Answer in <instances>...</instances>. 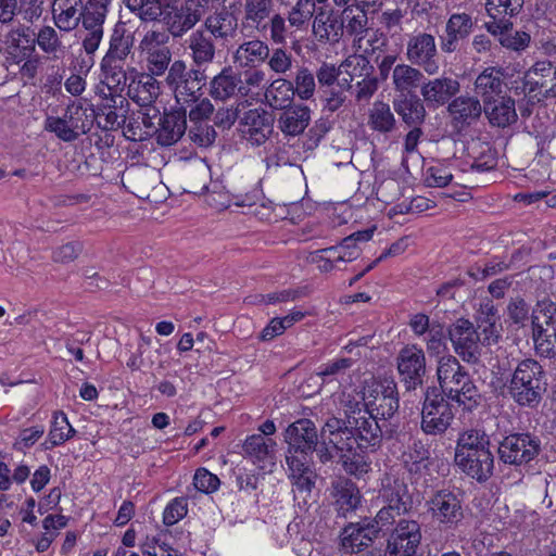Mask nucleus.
<instances>
[{"label":"nucleus","mask_w":556,"mask_h":556,"mask_svg":"<svg viewBox=\"0 0 556 556\" xmlns=\"http://www.w3.org/2000/svg\"><path fill=\"white\" fill-rule=\"evenodd\" d=\"M375 228L353 232L352 235L343 238L337 245L340 248V253L344 256V263L356 260L361 254L358 242H367L372 238Z\"/></svg>","instance_id":"4d7b16f0"},{"label":"nucleus","mask_w":556,"mask_h":556,"mask_svg":"<svg viewBox=\"0 0 556 556\" xmlns=\"http://www.w3.org/2000/svg\"><path fill=\"white\" fill-rule=\"evenodd\" d=\"M290 28L291 26H289L287 18L280 13H276L266 21L262 33L268 30L269 40L274 45L283 46L288 37L292 34Z\"/></svg>","instance_id":"e2e57ef3"},{"label":"nucleus","mask_w":556,"mask_h":556,"mask_svg":"<svg viewBox=\"0 0 556 556\" xmlns=\"http://www.w3.org/2000/svg\"><path fill=\"white\" fill-rule=\"evenodd\" d=\"M426 103L416 94H401L393 100L394 111L409 127L421 126L426 118Z\"/></svg>","instance_id":"f704fd0d"},{"label":"nucleus","mask_w":556,"mask_h":556,"mask_svg":"<svg viewBox=\"0 0 556 556\" xmlns=\"http://www.w3.org/2000/svg\"><path fill=\"white\" fill-rule=\"evenodd\" d=\"M293 83L285 77L274 79L265 89L266 103L274 110H283L292 105L295 92Z\"/></svg>","instance_id":"79ce46f5"},{"label":"nucleus","mask_w":556,"mask_h":556,"mask_svg":"<svg viewBox=\"0 0 556 556\" xmlns=\"http://www.w3.org/2000/svg\"><path fill=\"white\" fill-rule=\"evenodd\" d=\"M542 451L541 439L530 432H515L498 443L497 455L505 465L521 467L530 464Z\"/></svg>","instance_id":"0eeeda50"},{"label":"nucleus","mask_w":556,"mask_h":556,"mask_svg":"<svg viewBox=\"0 0 556 556\" xmlns=\"http://www.w3.org/2000/svg\"><path fill=\"white\" fill-rule=\"evenodd\" d=\"M315 12L314 0H298L286 17L289 26L300 28L306 24Z\"/></svg>","instance_id":"0e129e2a"},{"label":"nucleus","mask_w":556,"mask_h":556,"mask_svg":"<svg viewBox=\"0 0 556 556\" xmlns=\"http://www.w3.org/2000/svg\"><path fill=\"white\" fill-rule=\"evenodd\" d=\"M75 433L76 430L68 422L65 413L54 412L48 438L42 445L45 450H51L73 438Z\"/></svg>","instance_id":"09e8293b"},{"label":"nucleus","mask_w":556,"mask_h":556,"mask_svg":"<svg viewBox=\"0 0 556 556\" xmlns=\"http://www.w3.org/2000/svg\"><path fill=\"white\" fill-rule=\"evenodd\" d=\"M448 114L455 127L462 129L476 123L482 114V103L475 96L455 97L447 105Z\"/></svg>","instance_id":"a878e982"},{"label":"nucleus","mask_w":556,"mask_h":556,"mask_svg":"<svg viewBox=\"0 0 556 556\" xmlns=\"http://www.w3.org/2000/svg\"><path fill=\"white\" fill-rule=\"evenodd\" d=\"M427 361L424 350L417 344H407L396 356L399 379L406 391L422 387L427 374Z\"/></svg>","instance_id":"9b49d317"},{"label":"nucleus","mask_w":556,"mask_h":556,"mask_svg":"<svg viewBox=\"0 0 556 556\" xmlns=\"http://www.w3.org/2000/svg\"><path fill=\"white\" fill-rule=\"evenodd\" d=\"M455 353L466 363L476 364L481 355L482 337L475 325L466 318H458L447 330Z\"/></svg>","instance_id":"9d476101"},{"label":"nucleus","mask_w":556,"mask_h":556,"mask_svg":"<svg viewBox=\"0 0 556 556\" xmlns=\"http://www.w3.org/2000/svg\"><path fill=\"white\" fill-rule=\"evenodd\" d=\"M475 28V22L468 13H453L445 23L444 34L440 36V48L444 53H453L459 49Z\"/></svg>","instance_id":"a211bd4d"},{"label":"nucleus","mask_w":556,"mask_h":556,"mask_svg":"<svg viewBox=\"0 0 556 556\" xmlns=\"http://www.w3.org/2000/svg\"><path fill=\"white\" fill-rule=\"evenodd\" d=\"M522 87L538 102L556 101V64L549 60L536 61L525 73Z\"/></svg>","instance_id":"1a4fd4ad"},{"label":"nucleus","mask_w":556,"mask_h":556,"mask_svg":"<svg viewBox=\"0 0 556 556\" xmlns=\"http://www.w3.org/2000/svg\"><path fill=\"white\" fill-rule=\"evenodd\" d=\"M63 117L73 130H77V137H79L90 131L93 124L94 111L84 108L81 103L73 102L67 105Z\"/></svg>","instance_id":"3c124183"},{"label":"nucleus","mask_w":556,"mask_h":556,"mask_svg":"<svg viewBox=\"0 0 556 556\" xmlns=\"http://www.w3.org/2000/svg\"><path fill=\"white\" fill-rule=\"evenodd\" d=\"M100 80L115 88V90H124L128 80L125 63H114V61L102 59L100 62Z\"/></svg>","instance_id":"603ef678"},{"label":"nucleus","mask_w":556,"mask_h":556,"mask_svg":"<svg viewBox=\"0 0 556 556\" xmlns=\"http://www.w3.org/2000/svg\"><path fill=\"white\" fill-rule=\"evenodd\" d=\"M400 516L395 514L394 509L382 506L372 519L365 518V520L369 525L368 530L371 531L370 533H376L379 536L381 532L389 530Z\"/></svg>","instance_id":"338daca9"},{"label":"nucleus","mask_w":556,"mask_h":556,"mask_svg":"<svg viewBox=\"0 0 556 556\" xmlns=\"http://www.w3.org/2000/svg\"><path fill=\"white\" fill-rule=\"evenodd\" d=\"M473 161L470 167L477 172H488L496 167L497 159L495 151L489 143L476 141L471 144Z\"/></svg>","instance_id":"6e6d98bb"},{"label":"nucleus","mask_w":556,"mask_h":556,"mask_svg":"<svg viewBox=\"0 0 556 556\" xmlns=\"http://www.w3.org/2000/svg\"><path fill=\"white\" fill-rule=\"evenodd\" d=\"M346 422L357 427L359 431L358 438L366 444H371V450L375 451L380 446L382 439H393L399 433V425L393 419H375L366 417V413L361 414V410L345 412Z\"/></svg>","instance_id":"ddd939ff"},{"label":"nucleus","mask_w":556,"mask_h":556,"mask_svg":"<svg viewBox=\"0 0 556 556\" xmlns=\"http://www.w3.org/2000/svg\"><path fill=\"white\" fill-rule=\"evenodd\" d=\"M319 435L315 422L311 419L295 420L285 431V441L288 444L287 456L307 460L319 443Z\"/></svg>","instance_id":"2eb2a0df"},{"label":"nucleus","mask_w":556,"mask_h":556,"mask_svg":"<svg viewBox=\"0 0 556 556\" xmlns=\"http://www.w3.org/2000/svg\"><path fill=\"white\" fill-rule=\"evenodd\" d=\"M450 401L438 388H427L420 413V429L426 435L441 437L451 427L455 413Z\"/></svg>","instance_id":"39448f33"},{"label":"nucleus","mask_w":556,"mask_h":556,"mask_svg":"<svg viewBox=\"0 0 556 556\" xmlns=\"http://www.w3.org/2000/svg\"><path fill=\"white\" fill-rule=\"evenodd\" d=\"M369 525L364 519L361 522H351L343 528L341 533V547L344 553L353 554L369 547L378 538L368 530Z\"/></svg>","instance_id":"7c9ffc66"},{"label":"nucleus","mask_w":556,"mask_h":556,"mask_svg":"<svg viewBox=\"0 0 556 556\" xmlns=\"http://www.w3.org/2000/svg\"><path fill=\"white\" fill-rule=\"evenodd\" d=\"M369 126L381 134L390 132L395 127V117L388 103L377 101L369 112Z\"/></svg>","instance_id":"864d4df0"},{"label":"nucleus","mask_w":556,"mask_h":556,"mask_svg":"<svg viewBox=\"0 0 556 556\" xmlns=\"http://www.w3.org/2000/svg\"><path fill=\"white\" fill-rule=\"evenodd\" d=\"M382 506L394 509L396 515H404L409 511L412 498L406 483L399 479L389 481L380 490Z\"/></svg>","instance_id":"473e14b6"},{"label":"nucleus","mask_w":556,"mask_h":556,"mask_svg":"<svg viewBox=\"0 0 556 556\" xmlns=\"http://www.w3.org/2000/svg\"><path fill=\"white\" fill-rule=\"evenodd\" d=\"M460 84L450 76H440L432 79L424 78L420 94L430 109H438L448 104L459 92Z\"/></svg>","instance_id":"f3484780"},{"label":"nucleus","mask_w":556,"mask_h":556,"mask_svg":"<svg viewBox=\"0 0 556 556\" xmlns=\"http://www.w3.org/2000/svg\"><path fill=\"white\" fill-rule=\"evenodd\" d=\"M482 113L494 127L505 128L518 119L515 99L507 93L482 101Z\"/></svg>","instance_id":"4be33fe9"},{"label":"nucleus","mask_w":556,"mask_h":556,"mask_svg":"<svg viewBox=\"0 0 556 556\" xmlns=\"http://www.w3.org/2000/svg\"><path fill=\"white\" fill-rule=\"evenodd\" d=\"M441 395L472 412L482 401V396L467 369L453 355L440 357L437 367Z\"/></svg>","instance_id":"f03ea898"},{"label":"nucleus","mask_w":556,"mask_h":556,"mask_svg":"<svg viewBox=\"0 0 556 556\" xmlns=\"http://www.w3.org/2000/svg\"><path fill=\"white\" fill-rule=\"evenodd\" d=\"M134 74L127 85V96L141 108L153 106L161 93L160 83L152 74L138 73L131 68Z\"/></svg>","instance_id":"aec40b11"},{"label":"nucleus","mask_w":556,"mask_h":556,"mask_svg":"<svg viewBox=\"0 0 556 556\" xmlns=\"http://www.w3.org/2000/svg\"><path fill=\"white\" fill-rule=\"evenodd\" d=\"M83 9L81 0H54L52 16L55 26L66 33L74 30L80 23Z\"/></svg>","instance_id":"2f4dec72"},{"label":"nucleus","mask_w":556,"mask_h":556,"mask_svg":"<svg viewBox=\"0 0 556 556\" xmlns=\"http://www.w3.org/2000/svg\"><path fill=\"white\" fill-rule=\"evenodd\" d=\"M507 315L513 324L525 327L531 320L530 305L520 296L511 299L507 305Z\"/></svg>","instance_id":"774afa93"},{"label":"nucleus","mask_w":556,"mask_h":556,"mask_svg":"<svg viewBox=\"0 0 556 556\" xmlns=\"http://www.w3.org/2000/svg\"><path fill=\"white\" fill-rule=\"evenodd\" d=\"M216 41L227 42L237 35L238 23L235 15L227 10L208 15L203 26Z\"/></svg>","instance_id":"c9c22d12"},{"label":"nucleus","mask_w":556,"mask_h":556,"mask_svg":"<svg viewBox=\"0 0 556 556\" xmlns=\"http://www.w3.org/2000/svg\"><path fill=\"white\" fill-rule=\"evenodd\" d=\"M330 495L334 509L340 517L346 518L355 513L362 503V494L356 484L346 478H338L331 482Z\"/></svg>","instance_id":"412c9836"},{"label":"nucleus","mask_w":556,"mask_h":556,"mask_svg":"<svg viewBox=\"0 0 556 556\" xmlns=\"http://www.w3.org/2000/svg\"><path fill=\"white\" fill-rule=\"evenodd\" d=\"M455 464L466 476L483 483L493 475L494 455L491 451L467 453L455 456Z\"/></svg>","instance_id":"5701e85b"},{"label":"nucleus","mask_w":556,"mask_h":556,"mask_svg":"<svg viewBox=\"0 0 556 556\" xmlns=\"http://www.w3.org/2000/svg\"><path fill=\"white\" fill-rule=\"evenodd\" d=\"M488 451H491V441L485 431L480 429H467L458 434L455 456Z\"/></svg>","instance_id":"49530a36"},{"label":"nucleus","mask_w":556,"mask_h":556,"mask_svg":"<svg viewBox=\"0 0 556 556\" xmlns=\"http://www.w3.org/2000/svg\"><path fill=\"white\" fill-rule=\"evenodd\" d=\"M111 0H88L83 9L81 25L85 30H103Z\"/></svg>","instance_id":"8fccbe9b"},{"label":"nucleus","mask_w":556,"mask_h":556,"mask_svg":"<svg viewBox=\"0 0 556 556\" xmlns=\"http://www.w3.org/2000/svg\"><path fill=\"white\" fill-rule=\"evenodd\" d=\"M45 130L53 132L60 140L64 142H73L78 139L77 130H73L63 116H48L45 121Z\"/></svg>","instance_id":"69168bd1"},{"label":"nucleus","mask_w":556,"mask_h":556,"mask_svg":"<svg viewBox=\"0 0 556 556\" xmlns=\"http://www.w3.org/2000/svg\"><path fill=\"white\" fill-rule=\"evenodd\" d=\"M426 506L432 520L447 530L458 528L465 517L459 493L450 489L433 492Z\"/></svg>","instance_id":"6e6552de"},{"label":"nucleus","mask_w":556,"mask_h":556,"mask_svg":"<svg viewBox=\"0 0 556 556\" xmlns=\"http://www.w3.org/2000/svg\"><path fill=\"white\" fill-rule=\"evenodd\" d=\"M215 41L211 34L202 28L190 34L186 43L190 51L192 65L202 68V66L213 63L216 58Z\"/></svg>","instance_id":"c756f323"},{"label":"nucleus","mask_w":556,"mask_h":556,"mask_svg":"<svg viewBox=\"0 0 556 556\" xmlns=\"http://www.w3.org/2000/svg\"><path fill=\"white\" fill-rule=\"evenodd\" d=\"M268 48V43L261 39L244 41L232 53L233 63L241 68L256 67L266 61Z\"/></svg>","instance_id":"4c0bfd02"},{"label":"nucleus","mask_w":556,"mask_h":556,"mask_svg":"<svg viewBox=\"0 0 556 556\" xmlns=\"http://www.w3.org/2000/svg\"><path fill=\"white\" fill-rule=\"evenodd\" d=\"M293 90L301 100H309L316 91L314 73L306 66H298L295 75L291 80Z\"/></svg>","instance_id":"13d9d810"},{"label":"nucleus","mask_w":556,"mask_h":556,"mask_svg":"<svg viewBox=\"0 0 556 556\" xmlns=\"http://www.w3.org/2000/svg\"><path fill=\"white\" fill-rule=\"evenodd\" d=\"M187 130L186 110L180 108L165 113L160 118V127L156 131V141L163 147L175 144Z\"/></svg>","instance_id":"c85d7f7f"},{"label":"nucleus","mask_w":556,"mask_h":556,"mask_svg":"<svg viewBox=\"0 0 556 556\" xmlns=\"http://www.w3.org/2000/svg\"><path fill=\"white\" fill-rule=\"evenodd\" d=\"M424 78L425 72L410 63L396 64L392 72L393 88L401 94H412L421 87Z\"/></svg>","instance_id":"58836bf2"},{"label":"nucleus","mask_w":556,"mask_h":556,"mask_svg":"<svg viewBox=\"0 0 556 556\" xmlns=\"http://www.w3.org/2000/svg\"><path fill=\"white\" fill-rule=\"evenodd\" d=\"M341 17L343 34L353 37L354 42H361L369 29L366 11L356 5H349L341 10Z\"/></svg>","instance_id":"c03bdc74"},{"label":"nucleus","mask_w":556,"mask_h":556,"mask_svg":"<svg viewBox=\"0 0 556 556\" xmlns=\"http://www.w3.org/2000/svg\"><path fill=\"white\" fill-rule=\"evenodd\" d=\"M244 90L241 74L237 73L231 65L224 66L210 81V96L215 101H227Z\"/></svg>","instance_id":"bb28decb"},{"label":"nucleus","mask_w":556,"mask_h":556,"mask_svg":"<svg viewBox=\"0 0 556 556\" xmlns=\"http://www.w3.org/2000/svg\"><path fill=\"white\" fill-rule=\"evenodd\" d=\"M330 432V443L340 451V460L342 468L348 475L357 478L363 477L371 469V460L364 450L371 448V444H366L359 440L356 426L346 422L344 418L330 417L328 426L325 429Z\"/></svg>","instance_id":"f257e3e1"},{"label":"nucleus","mask_w":556,"mask_h":556,"mask_svg":"<svg viewBox=\"0 0 556 556\" xmlns=\"http://www.w3.org/2000/svg\"><path fill=\"white\" fill-rule=\"evenodd\" d=\"M147 55V74H152L154 77L163 76L168 73L172 65V51L170 48H157L143 51Z\"/></svg>","instance_id":"5fc2aeb1"},{"label":"nucleus","mask_w":556,"mask_h":556,"mask_svg":"<svg viewBox=\"0 0 556 556\" xmlns=\"http://www.w3.org/2000/svg\"><path fill=\"white\" fill-rule=\"evenodd\" d=\"M311 122V109L304 104H293L282 110L278 118V128L286 136L302 134Z\"/></svg>","instance_id":"72a5a7b5"},{"label":"nucleus","mask_w":556,"mask_h":556,"mask_svg":"<svg viewBox=\"0 0 556 556\" xmlns=\"http://www.w3.org/2000/svg\"><path fill=\"white\" fill-rule=\"evenodd\" d=\"M170 9L165 10L160 20L163 21L167 31L174 38L182 37L199 23L182 5Z\"/></svg>","instance_id":"a18cd8bd"},{"label":"nucleus","mask_w":556,"mask_h":556,"mask_svg":"<svg viewBox=\"0 0 556 556\" xmlns=\"http://www.w3.org/2000/svg\"><path fill=\"white\" fill-rule=\"evenodd\" d=\"M276 442L262 434L249 435L243 443V455L260 469L275 465Z\"/></svg>","instance_id":"cd10ccee"},{"label":"nucleus","mask_w":556,"mask_h":556,"mask_svg":"<svg viewBox=\"0 0 556 556\" xmlns=\"http://www.w3.org/2000/svg\"><path fill=\"white\" fill-rule=\"evenodd\" d=\"M274 130L271 115L263 109H252L244 113L240 121L242 138L251 144L260 147L264 144Z\"/></svg>","instance_id":"dca6fc26"},{"label":"nucleus","mask_w":556,"mask_h":556,"mask_svg":"<svg viewBox=\"0 0 556 556\" xmlns=\"http://www.w3.org/2000/svg\"><path fill=\"white\" fill-rule=\"evenodd\" d=\"M506 76V70L501 65L484 67L473 81L481 101L507 93Z\"/></svg>","instance_id":"393cba45"},{"label":"nucleus","mask_w":556,"mask_h":556,"mask_svg":"<svg viewBox=\"0 0 556 556\" xmlns=\"http://www.w3.org/2000/svg\"><path fill=\"white\" fill-rule=\"evenodd\" d=\"M286 462L291 470L295 491L309 494L315 486L316 475L303 460L295 456H286Z\"/></svg>","instance_id":"de8ad7c7"},{"label":"nucleus","mask_w":556,"mask_h":556,"mask_svg":"<svg viewBox=\"0 0 556 556\" xmlns=\"http://www.w3.org/2000/svg\"><path fill=\"white\" fill-rule=\"evenodd\" d=\"M134 34L124 26H116L110 37L109 49L102 59L125 63L134 47Z\"/></svg>","instance_id":"37998d69"},{"label":"nucleus","mask_w":556,"mask_h":556,"mask_svg":"<svg viewBox=\"0 0 556 556\" xmlns=\"http://www.w3.org/2000/svg\"><path fill=\"white\" fill-rule=\"evenodd\" d=\"M363 399L364 409L356 403L353 410H361V414L366 413V417L375 419H394L400 407L397 387L392 379L372 382L364 392Z\"/></svg>","instance_id":"423d86ee"},{"label":"nucleus","mask_w":556,"mask_h":556,"mask_svg":"<svg viewBox=\"0 0 556 556\" xmlns=\"http://www.w3.org/2000/svg\"><path fill=\"white\" fill-rule=\"evenodd\" d=\"M265 62L273 73L282 77L291 72L294 58L291 52L282 47H277L271 50L268 48V55Z\"/></svg>","instance_id":"680f3d73"},{"label":"nucleus","mask_w":556,"mask_h":556,"mask_svg":"<svg viewBox=\"0 0 556 556\" xmlns=\"http://www.w3.org/2000/svg\"><path fill=\"white\" fill-rule=\"evenodd\" d=\"M544 370L539 362L526 358L518 363L507 386L509 396L522 407H536L545 392Z\"/></svg>","instance_id":"7ed1b4c3"},{"label":"nucleus","mask_w":556,"mask_h":556,"mask_svg":"<svg viewBox=\"0 0 556 556\" xmlns=\"http://www.w3.org/2000/svg\"><path fill=\"white\" fill-rule=\"evenodd\" d=\"M352 88L348 78H343L337 84L329 88H324L319 92L321 93V100L325 102V109L333 113L338 111L346 100L345 90Z\"/></svg>","instance_id":"bf43d9fd"},{"label":"nucleus","mask_w":556,"mask_h":556,"mask_svg":"<svg viewBox=\"0 0 556 556\" xmlns=\"http://www.w3.org/2000/svg\"><path fill=\"white\" fill-rule=\"evenodd\" d=\"M341 71H344L351 84L355 78H365L374 74V66L367 56L363 54H353L348 56L341 64Z\"/></svg>","instance_id":"052dcab7"},{"label":"nucleus","mask_w":556,"mask_h":556,"mask_svg":"<svg viewBox=\"0 0 556 556\" xmlns=\"http://www.w3.org/2000/svg\"><path fill=\"white\" fill-rule=\"evenodd\" d=\"M406 61L420 67L429 76L440 71L439 51L433 35L418 31L410 35L406 42Z\"/></svg>","instance_id":"f8f14e48"},{"label":"nucleus","mask_w":556,"mask_h":556,"mask_svg":"<svg viewBox=\"0 0 556 556\" xmlns=\"http://www.w3.org/2000/svg\"><path fill=\"white\" fill-rule=\"evenodd\" d=\"M541 301L531 311L532 339L536 353L543 357L556 356V325H545L543 313H539Z\"/></svg>","instance_id":"6ab92c4d"},{"label":"nucleus","mask_w":556,"mask_h":556,"mask_svg":"<svg viewBox=\"0 0 556 556\" xmlns=\"http://www.w3.org/2000/svg\"><path fill=\"white\" fill-rule=\"evenodd\" d=\"M498 320L497 308L494 305L492 300H486L480 304L479 309L477 311L476 321L477 327H475L482 337V342L488 345L491 343H496L498 340V330L496 328V323Z\"/></svg>","instance_id":"ea45409f"},{"label":"nucleus","mask_w":556,"mask_h":556,"mask_svg":"<svg viewBox=\"0 0 556 556\" xmlns=\"http://www.w3.org/2000/svg\"><path fill=\"white\" fill-rule=\"evenodd\" d=\"M313 33L321 42L338 43L343 37L341 11L320 8L313 22Z\"/></svg>","instance_id":"b1692460"},{"label":"nucleus","mask_w":556,"mask_h":556,"mask_svg":"<svg viewBox=\"0 0 556 556\" xmlns=\"http://www.w3.org/2000/svg\"><path fill=\"white\" fill-rule=\"evenodd\" d=\"M241 25L257 31L264 30L266 21L273 15L274 0H244Z\"/></svg>","instance_id":"e433bc0d"},{"label":"nucleus","mask_w":556,"mask_h":556,"mask_svg":"<svg viewBox=\"0 0 556 556\" xmlns=\"http://www.w3.org/2000/svg\"><path fill=\"white\" fill-rule=\"evenodd\" d=\"M421 538L420 523L417 520L402 518L390 532L384 556H416Z\"/></svg>","instance_id":"4468645a"},{"label":"nucleus","mask_w":556,"mask_h":556,"mask_svg":"<svg viewBox=\"0 0 556 556\" xmlns=\"http://www.w3.org/2000/svg\"><path fill=\"white\" fill-rule=\"evenodd\" d=\"M207 76L201 67L187 66L184 60H175L165 76L166 86L174 92L180 104L197 103L203 96Z\"/></svg>","instance_id":"20e7f679"},{"label":"nucleus","mask_w":556,"mask_h":556,"mask_svg":"<svg viewBox=\"0 0 556 556\" xmlns=\"http://www.w3.org/2000/svg\"><path fill=\"white\" fill-rule=\"evenodd\" d=\"M5 50L14 63H21L35 51V41L24 29H11L4 37Z\"/></svg>","instance_id":"a19ab883"}]
</instances>
